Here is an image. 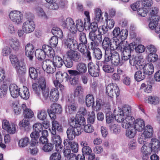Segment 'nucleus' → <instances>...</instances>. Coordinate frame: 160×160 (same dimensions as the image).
<instances>
[{"label": "nucleus", "mask_w": 160, "mask_h": 160, "mask_svg": "<svg viewBox=\"0 0 160 160\" xmlns=\"http://www.w3.org/2000/svg\"><path fill=\"white\" fill-rule=\"evenodd\" d=\"M10 59L13 67L15 69L20 82L23 83L25 81V75L26 69L23 64H20V62L18 58L14 55L10 56Z\"/></svg>", "instance_id": "f257e3e1"}, {"label": "nucleus", "mask_w": 160, "mask_h": 160, "mask_svg": "<svg viewBox=\"0 0 160 160\" xmlns=\"http://www.w3.org/2000/svg\"><path fill=\"white\" fill-rule=\"evenodd\" d=\"M130 108L128 106L123 107L122 109L118 108L115 109L113 111V116L115 120L118 122H121L125 117L130 115Z\"/></svg>", "instance_id": "f03ea898"}, {"label": "nucleus", "mask_w": 160, "mask_h": 160, "mask_svg": "<svg viewBox=\"0 0 160 160\" xmlns=\"http://www.w3.org/2000/svg\"><path fill=\"white\" fill-rule=\"evenodd\" d=\"M89 38L92 41L90 43L92 48L99 46L101 43L102 40L101 32H90L89 34Z\"/></svg>", "instance_id": "7ed1b4c3"}, {"label": "nucleus", "mask_w": 160, "mask_h": 160, "mask_svg": "<svg viewBox=\"0 0 160 160\" xmlns=\"http://www.w3.org/2000/svg\"><path fill=\"white\" fill-rule=\"evenodd\" d=\"M76 35L73 33H70L68 34L67 38L63 40L64 43L70 50H76L78 42L76 39Z\"/></svg>", "instance_id": "20e7f679"}, {"label": "nucleus", "mask_w": 160, "mask_h": 160, "mask_svg": "<svg viewBox=\"0 0 160 160\" xmlns=\"http://www.w3.org/2000/svg\"><path fill=\"white\" fill-rule=\"evenodd\" d=\"M106 92L110 97H117L119 95V89L117 84L112 83L108 85L106 88Z\"/></svg>", "instance_id": "39448f33"}, {"label": "nucleus", "mask_w": 160, "mask_h": 160, "mask_svg": "<svg viewBox=\"0 0 160 160\" xmlns=\"http://www.w3.org/2000/svg\"><path fill=\"white\" fill-rule=\"evenodd\" d=\"M39 84V85L35 83L32 84V89L34 93L38 97L40 95L41 90L48 88L46 87V80L44 78L40 79Z\"/></svg>", "instance_id": "423d86ee"}, {"label": "nucleus", "mask_w": 160, "mask_h": 160, "mask_svg": "<svg viewBox=\"0 0 160 160\" xmlns=\"http://www.w3.org/2000/svg\"><path fill=\"white\" fill-rule=\"evenodd\" d=\"M76 24L74 23L73 27H72L71 31L72 33L75 34L78 30L80 32H82L87 26H88L89 23L84 20V22L81 19H78L75 21Z\"/></svg>", "instance_id": "0eeeda50"}, {"label": "nucleus", "mask_w": 160, "mask_h": 160, "mask_svg": "<svg viewBox=\"0 0 160 160\" xmlns=\"http://www.w3.org/2000/svg\"><path fill=\"white\" fill-rule=\"evenodd\" d=\"M82 128L80 127H69L67 130V137L69 140H72L76 136L80 135L82 132Z\"/></svg>", "instance_id": "6e6552de"}, {"label": "nucleus", "mask_w": 160, "mask_h": 160, "mask_svg": "<svg viewBox=\"0 0 160 160\" xmlns=\"http://www.w3.org/2000/svg\"><path fill=\"white\" fill-rule=\"evenodd\" d=\"M125 42V41L120 42L118 39L113 38L111 39L110 50L112 51H119L123 48V44Z\"/></svg>", "instance_id": "1a4fd4ad"}, {"label": "nucleus", "mask_w": 160, "mask_h": 160, "mask_svg": "<svg viewBox=\"0 0 160 160\" xmlns=\"http://www.w3.org/2000/svg\"><path fill=\"white\" fill-rule=\"evenodd\" d=\"M88 72L92 76L96 77L99 76L100 69L97 64L90 62L88 64Z\"/></svg>", "instance_id": "9d476101"}, {"label": "nucleus", "mask_w": 160, "mask_h": 160, "mask_svg": "<svg viewBox=\"0 0 160 160\" xmlns=\"http://www.w3.org/2000/svg\"><path fill=\"white\" fill-rule=\"evenodd\" d=\"M9 16L11 20L17 24L21 23L23 15L20 11H12L9 13Z\"/></svg>", "instance_id": "9b49d317"}, {"label": "nucleus", "mask_w": 160, "mask_h": 160, "mask_svg": "<svg viewBox=\"0 0 160 160\" xmlns=\"http://www.w3.org/2000/svg\"><path fill=\"white\" fill-rule=\"evenodd\" d=\"M76 50H69L66 52V56L70 58L74 62H79L82 59L80 53Z\"/></svg>", "instance_id": "f8f14e48"}, {"label": "nucleus", "mask_w": 160, "mask_h": 160, "mask_svg": "<svg viewBox=\"0 0 160 160\" xmlns=\"http://www.w3.org/2000/svg\"><path fill=\"white\" fill-rule=\"evenodd\" d=\"M35 27L34 22L30 19L26 21L23 23L22 28L25 33H29L34 31Z\"/></svg>", "instance_id": "ddd939ff"}, {"label": "nucleus", "mask_w": 160, "mask_h": 160, "mask_svg": "<svg viewBox=\"0 0 160 160\" xmlns=\"http://www.w3.org/2000/svg\"><path fill=\"white\" fill-rule=\"evenodd\" d=\"M42 67L45 69L46 72L48 73L52 74L56 71V68L53 67L52 60L48 59L43 62Z\"/></svg>", "instance_id": "4468645a"}, {"label": "nucleus", "mask_w": 160, "mask_h": 160, "mask_svg": "<svg viewBox=\"0 0 160 160\" xmlns=\"http://www.w3.org/2000/svg\"><path fill=\"white\" fill-rule=\"evenodd\" d=\"M60 23L63 28L69 29L70 32L72 33L71 30L72 28V27H73L74 22L71 18H68L66 19L62 18L60 19Z\"/></svg>", "instance_id": "2eb2a0df"}, {"label": "nucleus", "mask_w": 160, "mask_h": 160, "mask_svg": "<svg viewBox=\"0 0 160 160\" xmlns=\"http://www.w3.org/2000/svg\"><path fill=\"white\" fill-rule=\"evenodd\" d=\"M135 119L134 117L128 115L125 117V118L122 120V127L125 129H128L133 127L134 122Z\"/></svg>", "instance_id": "dca6fc26"}, {"label": "nucleus", "mask_w": 160, "mask_h": 160, "mask_svg": "<svg viewBox=\"0 0 160 160\" xmlns=\"http://www.w3.org/2000/svg\"><path fill=\"white\" fill-rule=\"evenodd\" d=\"M112 57L111 62L115 66H122L125 62L123 59H120V55L116 51H113Z\"/></svg>", "instance_id": "f3484780"}, {"label": "nucleus", "mask_w": 160, "mask_h": 160, "mask_svg": "<svg viewBox=\"0 0 160 160\" xmlns=\"http://www.w3.org/2000/svg\"><path fill=\"white\" fill-rule=\"evenodd\" d=\"M159 12V9L157 7H154L151 8L148 12L150 20H151L152 19H153L159 20L160 17L158 15Z\"/></svg>", "instance_id": "a211bd4d"}, {"label": "nucleus", "mask_w": 160, "mask_h": 160, "mask_svg": "<svg viewBox=\"0 0 160 160\" xmlns=\"http://www.w3.org/2000/svg\"><path fill=\"white\" fill-rule=\"evenodd\" d=\"M34 47L32 44L28 43L26 46L25 48V55L28 57L30 60H32L33 58Z\"/></svg>", "instance_id": "6ab92c4d"}, {"label": "nucleus", "mask_w": 160, "mask_h": 160, "mask_svg": "<svg viewBox=\"0 0 160 160\" xmlns=\"http://www.w3.org/2000/svg\"><path fill=\"white\" fill-rule=\"evenodd\" d=\"M20 89L16 84H11L9 86V89L12 97L14 98L18 97L20 93Z\"/></svg>", "instance_id": "aec40b11"}, {"label": "nucleus", "mask_w": 160, "mask_h": 160, "mask_svg": "<svg viewBox=\"0 0 160 160\" xmlns=\"http://www.w3.org/2000/svg\"><path fill=\"white\" fill-rule=\"evenodd\" d=\"M122 52V59H123L124 62L128 60L129 58L131 57V51L128 48L126 47V42H125L123 44V48L119 50Z\"/></svg>", "instance_id": "412c9836"}, {"label": "nucleus", "mask_w": 160, "mask_h": 160, "mask_svg": "<svg viewBox=\"0 0 160 160\" xmlns=\"http://www.w3.org/2000/svg\"><path fill=\"white\" fill-rule=\"evenodd\" d=\"M133 126L135 130L139 132L142 131L145 128L144 121L141 119L135 120Z\"/></svg>", "instance_id": "4be33fe9"}, {"label": "nucleus", "mask_w": 160, "mask_h": 160, "mask_svg": "<svg viewBox=\"0 0 160 160\" xmlns=\"http://www.w3.org/2000/svg\"><path fill=\"white\" fill-rule=\"evenodd\" d=\"M41 50L43 51L45 54L50 58H52L54 55V52L51 46L46 45L42 46Z\"/></svg>", "instance_id": "5701e85b"}, {"label": "nucleus", "mask_w": 160, "mask_h": 160, "mask_svg": "<svg viewBox=\"0 0 160 160\" xmlns=\"http://www.w3.org/2000/svg\"><path fill=\"white\" fill-rule=\"evenodd\" d=\"M77 70H74L76 73H79L80 75L85 73L87 70V65L86 64L82 62H79L76 66Z\"/></svg>", "instance_id": "b1692460"}, {"label": "nucleus", "mask_w": 160, "mask_h": 160, "mask_svg": "<svg viewBox=\"0 0 160 160\" xmlns=\"http://www.w3.org/2000/svg\"><path fill=\"white\" fill-rule=\"evenodd\" d=\"M21 108L23 110V115L24 118L30 119L33 117V112L30 109L27 108L25 104H22Z\"/></svg>", "instance_id": "393cba45"}, {"label": "nucleus", "mask_w": 160, "mask_h": 160, "mask_svg": "<svg viewBox=\"0 0 160 160\" xmlns=\"http://www.w3.org/2000/svg\"><path fill=\"white\" fill-rule=\"evenodd\" d=\"M52 63L53 67L57 68H61L64 64V60L59 56H53Z\"/></svg>", "instance_id": "a878e982"}, {"label": "nucleus", "mask_w": 160, "mask_h": 160, "mask_svg": "<svg viewBox=\"0 0 160 160\" xmlns=\"http://www.w3.org/2000/svg\"><path fill=\"white\" fill-rule=\"evenodd\" d=\"M150 148L152 152H155L158 151L160 147V142L159 140L156 138H152L151 139Z\"/></svg>", "instance_id": "bb28decb"}, {"label": "nucleus", "mask_w": 160, "mask_h": 160, "mask_svg": "<svg viewBox=\"0 0 160 160\" xmlns=\"http://www.w3.org/2000/svg\"><path fill=\"white\" fill-rule=\"evenodd\" d=\"M52 134H56V130L59 132H62V126L57 121L53 120L52 122Z\"/></svg>", "instance_id": "cd10ccee"}, {"label": "nucleus", "mask_w": 160, "mask_h": 160, "mask_svg": "<svg viewBox=\"0 0 160 160\" xmlns=\"http://www.w3.org/2000/svg\"><path fill=\"white\" fill-rule=\"evenodd\" d=\"M154 72V67L153 65L149 63L146 64L143 67V72L145 75H150L152 74Z\"/></svg>", "instance_id": "c85d7f7f"}, {"label": "nucleus", "mask_w": 160, "mask_h": 160, "mask_svg": "<svg viewBox=\"0 0 160 160\" xmlns=\"http://www.w3.org/2000/svg\"><path fill=\"white\" fill-rule=\"evenodd\" d=\"M50 98L51 101L54 102L57 101L59 99V95L58 89H52L50 91Z\"/></svg>", "instance_id": "c756f323"}, {"label": "nucleus", "mask_w": 160, "mask_h": 160, "mask_svg": "<svg viewBox=\"0 0 160 160\" xmlns=\"http://www.w3.org/2000/svg\"><path fill=\"white\" fill-rule=\"evenodd\" d=\"M144 131L142 134L145 139L150 138L153 135V130L152 127L150 125H147L145 128Z\"/></svg>", "instance_id": "7c9ffc66"}, {"label": "nucleus", "mask_w": 160, "mask_h": 160, "mask_svg": "<svg viewBox=\"0 0 160 160\" xmlns=\"http://www.w3.org/2000/svg\"><path fill=\"white\" fill-rule=\"evenodd\" d=\"M39 133L34 131L31 134L30 137L32 140L30 142V144L31 146H35L36 145V143H38V139L40 136Z\"/></svg>", "instance_id": "2f4dec72"}, {"label": "nucleus", "mask_w": 160, "mask_h": 160, "mask_svg": "<svg viewBox=\"0 0 160 160\" xmlns=\"http://www.w3.org/2000/svg\"><path fill=\"white\" fill-rule=\"evenodd\" d=\"M86 105L88 107L92 106L93 108L94 104V98L92 94H87L85 97Z\"/></svg>", "instance_id": "473e14b6"}, {"label": "nucleus", "mask_w": 160, "mask_h": 160, "mask_svg": "<svg viewBox=\"0 0 160 160\" xmlns=\"http://www.w3.org/2000/svg\"><path fill=\"white\" fill-rule=\"evenodd\" d=\"M29 119L24 118L19 123V126L23 128L24 130L27 131H28L31 127L30 125Z\"/></svg>", "instance_id": "72a5a7b5"}, {"label": "nucleus", "mask_w": 160, "mask_h": 160, "mask_svg": "<svg viewBox=\"0 0 160 160\" xmlns=\"http://www.w3.org/2000/svg\"><path fill=\"white\" fill-rule=\"evenodd\" d=\"M102 70L105 72L108 73H112L114 71L113 66L107 63H103Z\"/></svg>", "instance_id": "f704fd0d"}, {"label": "nucleus", "mask_w": 160, "mask_h": 160, "mask_svg": "<svg viewBox=\"0 0 160 160\" xmlns=\"http://www.w3.org/2000/svg\"><path fill=\"white\" fill-rule=\"evenodd\" d=\"M113 52V51H112L110 50H105L104 60L103 61V63H107L110 61L112 62Z\"/></svg>", "instance_id": "c9c22d12"}, {"label": "nucleus", "mask_w": 160, "mask_h": 160, "mask_svg": "<svg viewBox=\"0 0 160 160\" xmlns=\"http://www.w3.org/2000/svg\"><path fill=\"white\" fill-rule=\"evenodd\" d=\"M52 32L54 36L61 38L63 37V33L61 29L57 27H54L52 29Z\"/></svg>", "instance_id": "e433bc0d"}, {"label": "nucleus", "mask_w": 160, "mask_h": 160, "mask_svg": "<svg viewBox=\"0 0 160 160\" xmlns=\"http://www.w3.org/2000/svg\"><path fill=\"white\" fill-rule=\"evenodd\" d=\"M111 42V39L108 37H105L104 38L101 43L102 48L104 50H110L109 47H110Z\"/></svg>", "instance_id": "4c0bfd02"}, {"label": "nucleus", "mask_w": 160, "mask_h": 160, "mask_svg": "<svg viewBox=\"0 0 160 160\" xmlns=\"http://www.w3.org/2000/svg\"><path fill=\"white\" fill-rule=\"evenodd\" d=\"M12 48L14 50L18 51L20 48V43L18 40L12 39L10 43Z\"/></svg>", "instance_id": "58836bf2"}, {"label": "nucleus", "mask_w": 160, "mask_h": 160, "mask_svg": "<svg viewBox=\"0 0 160 160\" xmlns=\"http://www.w3.org/2000/svg\"><path fill=\"white\" fill-rule=\"evenodd\" d=\"M135 79L138 82H140L143 80L146 77V75L144 73L139 70L135 72L134 74Z\"/></svg>", "instance_id": "ea45409f"}, {"label": "nucleus", "mask_w": 160, "mask_h": 160, "mask_svg": "<svg viewBox=\"0 0 160 160\" xmlns=\"http://www.w3.org/2000/svg\"><path fill=\"white\" fill-rule=\"evenodd\" d=\"M36 58L39 60L42 61L46 57V55L41 49H37L35 52Z\"/></svg>", "instance_id": "a19ab883"}, {"label": "nucleus", "mask_w": 160, "mask_h": 160, "mask_svg": "<svg viewBox=\"0 0 160 160\" xmlns=\"http://www.w3.org/2000/svg\"><path fill=\"white\" fill-rule=\"evenodd\" d=\"M28 71L29 76L31 79H36L38 76L37 70L33 67H31L29 68Z\"/></svg>", "instance_id": "79ce46f5"}, {"label": "nucleus", "mask_w": 160, "mask_h": 160, "mask_svg": "<svg viewBox=\"0 0 160 160\" xmlns=\"http://www.w3.org/2000/svg\"><path fill=\"white\" fill-rule=\"evenodd\" d=\"M71 103L72 104L68 105L66 108V112L69 114L72 113L76 111V108L74 100L73 99Z\"/></svg>", "instance_id": "37998d69"}, {"label": "nucleus", "mask_w": 160, "mask_h": 160, "mask_svg": "<svg viewBox=\"0 0 160 160\" xmlns=\"http://www.w3.org/2000/svg\"><path fill=\"white\" fill-rule=\"evenodd\" d=\"M136 134V131L134 126L127 129L126 131V136L129 138H132L134 137Z\"/></svg>", "instance_id": "c03bdc74"}, {"label": "nucleus", "mask_w": 160, "mask_h": 160, "mask_svg": "<svg viewBox=\"0 0 160 160\" xmlns=\"http://www.w3.org/2000/svg\"><path fill=\"white\" fill-rule=\"evenodd\" d=\"M93 48V53L94 58L98 60H100L102 58V54L101 50L98 48Z\"/></svg>", "instance_id": "a18cd8bd"}, {"label": "nucleus", "mask_w": 160, "mask_h": 160, "mask_svg": "<svg viewBox=\"0 0 160 160\" xmlns=\"http://www.w3.org/2000/svg\"><path fill=\"white\" fill-rule=\"evenodd\" d=\"M52 112L56 114H60L62 112V108L61 105L57 103H54L51 106Z\"/></svg>", "instance_id": "49530a36"}, {"label": "nucleus", "mask_w": 160, "mask_h": 160, "mask_svg": "<svg viewBox=\"0 0 160 160\" xmlns=\"http://www.w3.org/2000/svg\"><path fill=\"white\" fill-rule=\"evenodd\" d=\"M87 44L83 43H80L79 44L78 43L76 50L78 49L81 53H85L86 52V51L88 50Z\"/></svg>", "instance_id": "de8ad7c7"}, {"label": "nucleus", "mask_w": 160, "mask_h": 160, "mask_svg": "<svg viewBox=\"0 0 160 160\" xmlns=\"http://www.w3.org/2000/svg\"><path fill=\"white\" fill-rule=\"evenodd\" d=\"M47 113L44 109H42L38 111V118L40 120H44L46 119Z\"/></svg>", "instance_id": "09e8293b"}, {"label": "nucleus", "mask_w": 160, "mask_h": 160, "mask_svg": "<svg viewBox=\"0 0 160 160\" xmlns=\"http://www.w3.org/2000/svg\"><path fill=\"white\" fill-rule=\"evenodd\" d=\"M52 134V141L53 144L56 145L58 144L61 143L62 140L60 136L56 134Z\"/></svg>", "instance_id": "8fccbe9b"}, {"label": "nucleus", "mask_w": 160, "mask_h": 160, "mask_svg": "<svg viewBox=\"0 0 160 160\" xmlns=\"http://www.w3.org/2000/svg\"><path fill=\"white\" fill-rule=\"evenodd\" d=\"M63 59L64 64L67 68H70L72 67L73 61L72 60L66 56L63 57Z\"/></svg>", "instance_id": "3c124183"}, {"label": "nucleus", "mask_w": 160, "mask_h": 160, "mask_svg": "<svg viewBox=\"0 0 160 160\" xmlns=\"http://www.w3.org/2000/svg\"><path fill=\"white\" fill-rule=\"evenodd\" d=\"M29 142V139L28 137H25L20 139L18 142V145L20 147H24L27 146Z\"/></svg>", "instance_id": "603ef678"}, {"label": "nucleus", "mask_w": 160, "mask_h": 160, "mask_svg": "<svg viewBox=\"0 0 160 160\" xmlns=\"http://www.w3.org/2000/svg\"><path fill=\"white\" fill-rule=\"evenodd\" d=\"M95 20L97 22H99L102 19V11L99 8H96L95 9Z\"/></svg>", "instance_id": "864d4df0"}, {"label": "nucleus", "mask_w": 160, "mask_h": 160, "mask_svg": "<svg viewBox=\"0 0 160 160\" xmlns=\"http://www.w3.org/2000/svg\"><path fill=\"white\" fill-rule=\"evenodd\" d=\"M128 35V31L127 30L125 29H122L120 33L118 36L120 39L122 40L121 41H124L127 38Z\"/></svg>", "instance_id": "5fc2aeb1"}, {"label": "nucleus", "mask_w": 160, "mask_h": 160, "mask_svg": "<svg viewBox=\"0 0 160 160\" xmlns=\"http://www.w3.org/2000/svg\"><path fill=\"white\" fill-rule=\"evenodd\" d=\"M159 102V99L158 97L154 96H149L146 102L151 104H156Z\"/></svg>", "instance_id": "6e6d98bb"}, {"label": "nucleus", "mask_w": 160, "mask_h": 160, "mask_svg": "<svg viewBox=\"0 0 160 160\" xmlns=\"http://www.w3.org/2000/svg\"><path fill=\"white\" fill-rule=\"evenodd\" d=\"M77 117L78 125L81 128V126H83L86 123L85 119L80 114L77 115Z\"/></svg>", "instance_id": "4d7b16f0"}, {"label": "nucleus", "mask_w": 160, "mask_h": 160, "mask_svg": "<svg viewBox=\"0 0 160 160\" xmlns=\"http://www.w3.org/2000/svg\"><path fill=\"white\" fill-rule=\"evenodd\" d=\"M8 90V86L4 84L0 88V98H2L5 97L7 93Z\"/></svg>", "instance_id": "13d9d810"}, {"label": "nucleus", "mask_w": 160, "mask_h": 160, "mask_svg": "<svg viewBox=\"0 0 160 160\" xmlns=\"http://www.w3.org/2000/svg\"><path fill=\"white\" fill-rule=\"evenodd\" d=\"M47 5L48 8L50 10H57L59 8L58 5V4L57 0L50 3H47Z\"/></svg>", "instance_id": "bf43d9fd"}, {"label": "nucleus", "mask_w": 160, "mask_h": 160, "mask_svg": "<svg viewBox=\"0 0 160 160\" xmlns=\"http://www.w3.org/2000/svg\"><path fill=\"white\" fill-rule=\"evenodd\" d=\"M19 95L23 99H28L29 97V92L28 89L26 87L24 88L22 93H20Z\"/></svg>", "instance_id": "052dcab7"}, {"label": "nucleus", "mask_w": 160, "mask_h": 160, "mask_svg": "<svg viewBox=\"0 0 160 160\" xmlns=\"http://www.w3.org/2000/svg\"><path fill=\"white\" fill-rule=\"evenodd\" d=\"M74 70H68V72L69 74V77L71 78V79H76L77 81H78L79 76L80 75L79 73H76Z\"/></svg>", "instance_id": "680f3d73"}, {"label": "nucleus", "mask_w": 160, "mask_h": 160, "mask_svg": "<svg viewBox=\"0 0 160 160\" xmlns=\"http://www.w3.org/2000/svg\"><path fill=\"white\" fill-rule=\"evenodd\" d=\"M88 26L89 29L91 30V31L90 32H98V30H97L98 28V24L96 22H93L90 24L89 22V24Z\"/></svg>", "instance_id": "e2e57ef3"}, {"label": "nucleus", "mask_w": 160, "mask_h": 160, "mask_svg": "<svg viewBox=\"0 0 160 160\" xmlns=\"http://www.w3.org/2000/svg\"><path fill=\"white\" fill-rule=\"evenodd\" d=\"M139 58L138 57L134 55H132L128 59H129V62L130 64L133 66H136L138 62Z\"/></svg>", "instance_id": "0e129e2a"}, {"label": "nucleus", "mask_w": 160, "mask_h": 160, "mask_svg": "<svg viewBox=\"0 0 160 160\" xmlns=\"http://www.w3.org/2000/svg\"><path fill=\"white\" fill-rule=\"evenodd\" d=\"M78 39L80 43H87V40L85 34L83 32H80L78 34Z\"/></svg>", "instance_id": "69168bd1"}, {"label": "nucleus", "mask_w": 160, "mask_h": 160, "mask_svg": "<svg viewBox=\"0 0 160 160\" xmlns=\"http://www.w3.org/2000/svg\"><path fill=\"white\" fill-rule=\"evenodd\" d=\"M104 103L101 99H97L96 106L93 107V108L96 111L99 110L101 108V107L103 106Z\"/></svg>", "instance_id": "338daca9"}, {"label": "nucleus", "mask_w": 160, "mask_h": 160, "mask_svg": "<svg viewBox=\"0 0 160 160\" xmlns=\"http://www.w3.org/2000/svg\"><path fill=\"white\" fill-rule=\"evenodd\" d=\"M53 145L51 143H47L43 147L42 150L45 152L51 151L53 148Z\"/></svg>", "instance_id": "774afa93"}]
</instances>
